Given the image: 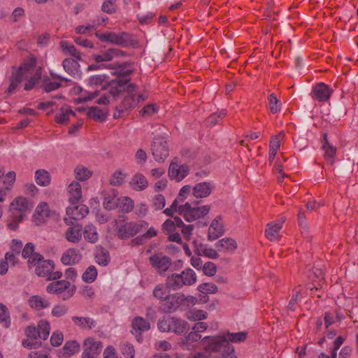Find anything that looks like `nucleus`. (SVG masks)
I'll return each instance as SVG.
<instances>
[{"label": "nucleus", "instance_id": "nucleus-26", "mask_svg": "<svg viewBox=\"0 0 358 358\" xmlns=\"http://www.w3.org/2000/svg\"><path fill=\"white\" fill-rule=\"evenodd\" d=\"M213 187L209 182H200L196 184L193 189V194L196 198L207 197L212 192Z\"/></svg>", "mask_w": 358, "mask_h": 358}, {"label": "nucleus", "instance_id": "nucleus-62", "mask_svg": "<svg viewBox=\"0 0 358 358\" xmlns=\"http://www.w3.org/2000/svg\"><path fill=\"white\" fill-rule=\"evenodd\" d=\"M116 1L105 0L102 4L101 10L107 13H113L115 11Z\"/></svg>", "mask_w": 358, "mask_h": 358}, {"label": "nucleus", "instance_id": "nucleus-50", "mask_svg": "<svg viewBox=\"0 0 358 358\" xmlns=\"http://www.w3.org/2000/svg\"><path fill=\"white\" fill-rule=\"evenodd\" d=\"M191 191H192V187L190 185H185V186L182 187L180 189L179 194H178L176 199L173 201V206H175L176 204L182 205V203L187 197V196L190 194Z\"/></svg>", "mask_w": 358, "mask_h": 358}, {"label": "nucleus", "instance_id": "nucleus-34", "mask_svg": "<svg viewBox=\"0 0 358 358\" xmlns=\"http://www.w3.org/2000/svg\"><path fill=\"white\" fill-rule=\"evenodd\" d=\"M179 275L183 286H190L196 282V275L192 268H186Z\"/></svg>", "mask_w": 358, "mask_h": 358}, {"label": "nucleus", "instance_id": "nucleus-53", "mask_svg": "<svg viewBox=\"0 0 358 358\" xmlns=\"http://www.w3.org/2000/svg\"><path fill=\"white\" fill-rule=\"evenodd\" d=\"M126 176L127 174L122 171H116L110 180V184L113 186H120L124 182Z\"/></svg>", "mask_w": 358, "mask_h": 358}, {"label": "nucleus", "instance_id": "nucleus-4", "mask_svg": "<svg viewBox=\"0 0 358 358\" xmlns=\"http://www.w3.org/2000/svg\"><path fill=\"white\" fill-rule=\"evenodd\" d=\"M148 227L149 223L145 220L129 222L118 228L117 235L121 239H129L138 233L144 232Z\"/></svg>", "mask_w": 358, "mask_h": 358}, {"label": "nucleus", "instance_id": "nucleus-45", "mask_svg": "<svg viewBox=\"0 0 358 358\" xmlns=\"http://www.w3.org/2000/svg\"><path fill=\"white\" fill-rule=\"evenodd\" d=\"M134 329L139 331H144L150 329V323L141 317H136L132 321Z\"/></svg>", "mask_w": 358, "mask_h": 358}, {"label": "nucleus", "instance_id": "nucleus-42", "mask_svg": "<svg viewBox=\"0 0 358 358\" xmlns=\"http://www.w3.org/2000/svg\"><path fill=\"white\" fill-rule=\"evenodd\" d=\"M322 147L323 149L324 150V157L325 158L326 162L329 164L332 165L334 162V157L336 153V148L334 146H331L328 142V141L324 142Z\"/></svg>", "mask_w": 358, "mask_h": 358}, {"label": "nucleus", "instance_id": "nucleus-37", "mask_svg": "<svg viewBox=\"0 0 358 358\" xmlns=\"http://www.w3.org/2000/svg\"><path fill=\"white\" fill-rule=\"evenodd\" d=\"M28 302L29 306L36 310H42L50 306V302L48 300L38 295L31 296Z\"/></svg>", "mask_w": 358, "mask_h": 358}, {"label": "nucleus", "instance_id": "nucleus-20", "mask_svg": "<svg viewBox=\"0 0 358 358\" xmlns=\"http://www.w3.org/2000/svg\"><path fill=\"white\" fill-rule=\"evenodd\" d=\"M332 90L324 83H320L313 88V94L315 98L320 101H328L331 94Z\"/></svg>", "mask_w": 358, "mask_h": 358}, {"label": "nucleus", "instance_id": "nucleus-11", "mask_svg": "<svg viewBox=\"0 0 358 358\" xmlns=\"http://www.w3.org/2000/svg\"><path fill=\"white\" fill-rule=\"evenodd\" d=\"M96 36L102 41H108L123 47H127L129 43V34L125 32H122L119 34L113 32L96 33Z\"/></svg>", "mask_w": 358, "mask_h": 358}, {"label": "nucleus", "instance_id": "nucleus-54", "mask_svg": "<svg viewBox=\"0 0 358 358\" xmlns=\"http://www.w3.org/2000/svg\"><path fill=\"white\" fill-rule=\"evenodd\" d=\"M227 115L225 110H222L219 113L211 114L206 120V124L208 127H213L218 122V119H222Z\"/></svg>", "mask_w": 358, "mask_h": 358}, {"label": "nucleus", "instance_id": "nucleus-7", "mask_svg": "<svg viewBox=\"0 0 358 358\" xmlns=\"http://www.w3.org/2000/svg\"><path fill=\"white\" fill-rule=\"evenodd\" d=\"M71 283L67 280H57L50 283L46 288L48 293L62 294L66 291L62 296L63 300L71 298L76 290V287L73 285L71 288Z\"/></svg>", "mask_w": 358, "mask_h": 358}, {"label": "nucleus", "instance_id": "nucleus-30", "mask_svg": "<svg viewBox=\"0 0 358 358\" xmlns=\"http://www.w3.org/2000/svg\"><path fill=\"white\" fill-rule=\"evenodd\" d=\"M129 185L133 189L136 191H142L148 187V182L143 175L136 173L131 178L129 182Z\"/></svg>", "mask_w": 358, "mask_h": 358}, {"label": "nucleus", "instance_id": "nucleus-29", "mask_svg": "<svg viewBox=\"0 0 358 358\" xmlns=\"http://www.w3.org/2000/svg\"><path fill=\"white\" fill-rule=\"evenodd\" d=\"M59 46L64 55L72 56L76 60H82L80 52L77 50L73 45L66 41H62L59 43Z\"/></svg>", "mask_w": 358, "mask_h": 358}, {"label": "nucleus", "instance_id": "nucleus-47", "mask_svg": "<svg viewBox=\"0 0 358 358\" xmlns=\"http://www.w3.org/2000/svg\"><path fill=\"white\" fill-rule=\"evenodd\" d=\"M0 323L6 328H8L10 324V317L8 309L3 303H0Z\"/></svg>", "mask_w": 358, "mask_h": 358}, {"label": "nucleus", "instance_id": "nucleus-1", "mask_svg": "<svg viewBox=\"0 0 358 358\" xmlns=\"http://www.w3.org/2000/svg\"><path fill=\"white\" fill-rule=\"evenodd\" d=\"M41 78V68L36 66V59L29 58L21 64L18 69L12 72L8 93L12 94L20 86L23 80H27L24 85L25 90H31Z\"/></svg>", "mask_w": 358, "mask_h": 358}, {"label": "nucleus", "instance_id": "nucleus-64", "mask_svg": "<svg viewBox=\"0 0 358 358\" xmlns=\"http://www.w3.org/2000/svg\"><path fill=\"white\" fill-rule=\"evenodd\" d=\"M68 307L65 305H57L54 306L52 314L55 317H62L68 312Z\"/></svg>", "mask_w": 358, "mask_h": 358}, {"label": "nucleus", "instance_id": "nucleus-44", "mask_svg": "<svg viewBox=\"0 0 358 358\" xmlns=\"http://www.w3.org/2000/svg\"><path fill=\"white\" fill-rule=\"evenodd\" d=\"M83 236L84 238L90 243H96L99 238L96 227L92 224L85 226Z\"/></svg>", "mask_w": 358, "mask_h": 358}, {"label": "nucleus", "instance_id": "nucleus-5", "mask_svg": "<svg viewBox=\"0 0 358 358\" xmlns=\"http://www.w3.org/2000/svg\"><path fill=\"white\" fill-rule=\"evenodd\" d=\"M210 210V205L192 207L189 202H186L179 207V215H182L187 222H192L206 215Z\"/></svg>", "mask_w": 358, "mask_h": 358}, {"label": "nucleus", "instance_id": "nucleus-16", "mask_svg": "<svg viewBox=\"0 0 358 358\" xmlns=\"http://www.w3.org/2000/svg\"><path fill=\"white\" fill-rule=\"evenodd\" d=\"M184 294L177 292L170 294L166 303L163 305L164 312L175 311L179 306H183Z\"/></svg>", "mask_w": 358, "mask_h": 358}, {"label": "nucleus", "instance_id": "nucleus-60", "mask_svg": "<svg viewBox=\"0 0 358 358\" xmlns=\"http://www.w3.org/2000/svg\"><path fill=\"white\" fill-rule=\"evenodd\" d=\"M203 273L208 276H213L217 271V266L213 262H207L202 267Z\"/></svg>", "mask_w": 358, "mask_h": 358}, {"label": "nucleus", "instance_id": "nucleus-38", "mask_svg": "<svg viewBox=\"0 0 358 358\" xmlns=\"http://www.w3.org/2000/svg\"><path fill=\"white\" fill-rule=\"evenodd\" d=\"M169 289V288L167 287L166 284H159L155 287L152 294L155 298L166 303L170 296Z\"/></svg>", "mask_w": 358, "mask_h": 358}, {"label": "nucleus", "instance_id": "nucleus-8", "mask_svg": "<svg viewBox=\"0 0 358 358\" xmlns=\"http://www.w3.org/2000/svg\"><path fill=\"white\" fill-rule=\"evenodd\" d=\"M152 152L157 162H164L169 155L167 141L164 137H155L152 143Z\"/></svg>", "mask_w": 358, "mask_h": 358}, {"label": "nucleus", "instance_id": "nucleus-21", "mask_svg": "<svg viewBox=\"0 0 358 358\" xmlns=\"http://www.w3.org/2000/svg\"><path fill=\"white\" fill-rule=\"evenodd\" d=\"M68 192L69 202L72 205H76L82 197L81 185L79 182L73 181L68 187Z\"/></svg>", "mask_w": 358, "mask_h": 358}, {"label": "nucleus", "instance_id": "nucleus-51", "mask_svg": "<svg viewBox=\"0 0 358 358\" xmlns=\"http://www.w3.org/2000/svg\"><path fill=\"white\" fill-rule=\"evenodd\" d=\"M95 259L99 265L106 266L108 264L110 257L107 250L100 248L96 253Z\"/></svg>", "mask_w": 358, "mask_h": 358}, {"label": "nucleus", "instance_id": "nucleus-23", "mask_svg": "<svg viewBox=\"0 0 358 358\" xmlns=\"http://www.w3.org/2000/svg\"><path fill=\"white\" fill-rule=\"evenodd\" d=\"M73 324L83 330H90L96 326V321L90 317L73 316Z\"/></svg>", "mask_w": 358, "mask_h": 358}, {"label": "nucleus", "instance_id": "nucleus-22", "mask_svg": "<svg viewBox=\"0 0 358 358\" xmlns=\"http://www.w3.org/2000/svg\"><path fill=\"white\" fill-rule=\"evenodd\" d=\"M220 217H217L213 220L208 234V238L210 241H214L220 237L224 233L222 224L220 222Z\"/></svg>", "mask_w": 358, "mask_h": 358}, {"label": "nucleus", "instance_id": "nucleus-24", "mask_svg": "<svg viewBox=\"0 0 358 358\" xmlns=\"http://www.w3.org/2000/svg\"><path fill=\"white\" fill-rule=\"evenodd\" d=\"M193 244L194 252L197 255H203L210 259H217L219 257V255L215 250L206 248L201 243L198 244L196 241H194Z\"/></svg>", "mask_w": 358, "mask_h": 358}, {"label": "nucleus", "instance_id": "nucleus-41", "mask_svg": "<svg viewBox=\"0 0 358 358\" xmlns=\"http://www.w3.org/2000/svg\"><path fill=\"white\" fill-rule=\"evenodd\" d=\"M73 112L69 106L61 108L58 115L55 116V121L57 123L64 124L69 120L70 115L75 116Z\"/></svg>", "mask_w": 358, "mask_h": 358}, {"label": "nucleus", "instance_id": "nucleus-46", "mask_svg": "<svg viewBox=\"0 0 358 358\" xmlns=\"http://www.w3.org/2000/svg\"><path fill=\"white\" fill-rule=\"evenodd\" d=\"M74 172H75L76 178L77 180H81V181L87 180L92 175V173L91 171H90L87 168H86L82 165H78L75 169Z\"/></svg>", "mask_w": 358, "mask_h": 358}, {"label": "nucleus", "instance_id": "nucleus-3", "mask_svg": "<svg viewBox=\"0 0 358 358\" xmlns=\"http://www.w3.org/2000/svg\"><path fill=\"white\" fill-rule=\"evenodd\" d=\"M204 349L210 353H217L221 358H238L233 353L234 346L226 340L206 336L201 341Z\"/></svg>", "mask_w": 358, "mask_h": 358}, {"label": "nucleus", "instance_id": "nucleus-39", "mask_svg": "<svg viewBox=\"0 0 358 358\" xmlns=\"http://www.w3.org/2000/svg\"><path fill=\"white\" fill-rule=\"evenodd\" d=\"M187 322L181 319L171 317L170 331L181 334L187 329Z\"/></svg>", "mask_w": 358, "mask_h": 358}, {"label": "nucleus", "instance_id": "nucleus-9", "mask_svg": "<svg viewBox=\"0 0 358 358\" xmlns=\"http://www.w3.org/2000/svg\"><path fill=\"white\" fill-rule=\"evenodd\" d=\"M89 213V208L84 204L73 205L66 208L67 217L64 218L66 225L72 224L73 220H80Z\"/></svg>", "mask_w": 358, "mask_h": 358}, {"label": "nucleus", "instance_id": "nucleus-27", "mask_svg": "<svg viewBox=\"0 0 358 358\" xmlns=\"http://www.w3.org/2000/svg\"><path fill=\"white\" fill-rule=\"evenodd\" d=\"M76 59L66 58L62 62V66L66 72L75 76L80 74V65Z\"/></svg>", "mask_w": 358, "mask_h": 358}, {"label": "nucleus", "instance_id": "nucleus-55", "mask_svg": "<svg viewBox=\"0 0 358 358\" xmlns=\"http://www.w3.org/2000/svg\"><path fill=\"white\" fill-rule=\"evenodd\" d=\"M121 352L125 358H134L135 350L133 345L129 343H124L120 345Z\"/></svg>", "mask_w": 358, "mask_h": 358}, {"label": "nucleus", "instance_id": "nucleus-19", "mask_svg": "<svg viewBox=\"0 0 358 358\" xmlns=\"http://www.w3.org/2000/svg\"><path fill=\"white\" fill-rule=\"evenodd\" d=\"M69 226V227L65 233L66 238L74 243L79 242L82 236V225L78 223L72 222V224Z\"/></svg>", "mask_w": 358, "mask_h": 358}, {"label": "nucleus", "instance_id": "nucleus-36", "mask_svg": "<svg viewBox=\"0 0 358 358\" xmlns=\"http://www.w3.org/2000/svg\"><path fill=\"white\" fill-rule=\"evenodd\" d=\"M210 338H222V340H226L228 343L229 342L232 343H237V342H242L246 339L247 337V333L241 331L238 333H227V334L222 335V336H209Z\"/></svg>", "mask_w": 358, "mask_h": 358}, {"label": "nucleus", "instance_id": "nucleus-43", "mask_svg": "<svg viewBox=\"0 0 358 358\" xmlns=\"http://www.w3.org/2000/svg\"><path fill=\"white\" fill-rule=\"evenodd\" d=\"M35 180L38 185L47 186L50 182V175L47 171L39 169L35 173Z\"/></svg>", "mask_w": 358, "mask_h": 358}, {"label": "nucleus", "instance_id": "nucleus-52", "mask_svg": "<svg viewBox=\"0 0 358 358\" xmlns=\"http://www.w3.org/2000/svg\"><path fill=\"white\" fill-rule=\"evenodd\" d=\"M97 276V271L94 266H89L83 274V280L87 282H92Z\"/></svg>", "mask_w": 358, "mask_h": 358}, {"label": "nucleus", "instance_id": "nucleus-63", "mask_svg": "<svg viewBox=\"0 0 358 358\" xmlns=\"http://www.w3.org/2000/svg\"><path fill=\"white\" fill-rule=\"evenodd\" d=\"M199 289L203 292L216 293L217 287L214 283H203L199 286Z\"/></svg>", "mask_w": 358, "mask_h": 358}, {"label": "nucleus", "instance_id": "nucleus-13", "mask_svg": "<svg viewBox=\"0 0 358 358\" xmlns=\"http://www.w3.org/2000/svg\"><path fill=\"white\" fill-rule=\"evenodd\" d=\"M149 261L152 266L160 273L167 271L171 265V259L162 254H155L150 256Z\"/></svg>", "mask_w": 358, "mask_h": 358}, {"label": "nucleus", "instance_id": "nucleus-6", "mask_svg": "<svg viewBox=\"0 0 358 358\" xmlns=\"http://www.w3.org/2000/svg\"><path fill=\"white\" fill-rule=\"evenodd\" d=\"M29 266H35V273L41 277L48 276L55 269V264L51 260H44L41 254L34 255V257L28 260Z\"/></svg>", "mask_w": 358, "mask_h": 358}, {"label": "nucleus", "instance_id": "nucleus-12", "mask_svg": "<svg viewBox=\"0 0 358 358\" xmlns=\"http://www.w3.org/2000/svg\"><path fill=\"white\" fill-rule=\"evenodd\" d=\"M189 173V168L187 165H179L177 162V158H174L169 168V176L171 179H174L176 181L182 180Z\"/></svg>", "mask_w": 358, "mask_h": 358}, {"label": "nucleus", "instance_id": "nucleus-59", "mask_svg": "<svg viewBox=\"0 0 358 358\" xmlns=\"http://www.w3.org/2000/svg\"><path fill=\"white\" fill-rule=\"evenodd\" d=\"M302 289L301 286H298L293 291V294L291 300L289 302L287 308L289 310H294L295 309V305L297 303V301L299 299V294L301 292Z\"/></svg>", "mask_w": 358, "mask_h": 358}, {"label": "nucleus", "instance_id": "nucleus-25", "mask_svg": "<svg viewBox=\"0 0 358 358\" xmlns=\"http://www.w3.org/2000/svg\"><path fill=\"white\" fill-rule=\"evenodd\" d=\"M140 98H141V96L140 95L137 96L127 94L124 97L122 103L116 107V110L120 112H124V110L131 109L136 106Z\"/></svg>", "mask_w": 358, "mask_h": 358}, {"label": "nucleus", "instance_id": "nucleus-61", "mask_svg": "<svg viewBox=\"0 0 358 358\" xmlns=\"http://www.w3.org/2000/svg\"><path fill=\"white\" fill-rule=\"evenodd\" d=\"M171 317H164L158 322V328L164 332L170 331Z\"/></svg>", "mask_w": 358, "mask_h": 358}, {"label": "nucleus", "instance_id": "nucleus-48", "mask_svg": "<svg viewBox=\"0 0 358 358\" xmlns=\"http://www.w3.org/2000/svg\"><path fill=\"white\" fill-rule=\"evenodd\" d=\"M38 331L39 338L45 340L50 334V324L46 320H41L38 323V327L36 328Z\"/></svg>", "mask_w": 358, "mask_h": 358}, {"label": "nucleus", "instance_id": "nucleus-28", "mask_svg": "<svg viewBox=\"0 0 358 358\" xmlns=\"http://www.w3.org/2000/svg\"><path fill=\"white\" fill-rule=\"evenodd\" d=\"M116 208L125 213L131 212L134 209V201L130 197L120 196L115 201Z\"/></svg>", "mask_w": 358, "mask_h": 358}, {"label": "nucleus", "instance_id": "nucleus-18", "mask_svg": "<svg viewBox=\"0 0 358 358\" xmlns=\"http://www.w3.org/2000/svg\"><path fill=\"white\" fill-rule=\"evenodd\" d=\"M49 216L50 210L48 205L46 203H41L36 207L32 217V220L36 225H39L43 223Z\"/></svg>", "mask_w": 358, "mask_h": 358}, {"label": "nucleus", "instance_id": "nucleus-32", "mask_svg": "<svg viewBox=\"0 0 358 358\" xmlns=\"http://www.w3.org/2000/svg\"><path fill=\"white\" fill-rule=\"evenodd\" d=\"M129 83L128 80L123 82L122 80L112 81L110 84L109 94L116 99L122 92L125 90V85Z\"/></svg>", "mask_w": 358, "mask_h": 358}, {"label": "nucleus", "instance_id": "nucleus-49", "mask_svg": "<svg viewBox=\"0 0 358 358\" xmlns=\"http://www.w3.org/2000/svg\"><path fill=\"white\" fill-rule=\"evenodd\" d=\"M79 349V344L76 341H72L66 343L62 348V350L64 355L69 357L78 352Z\"/></svg>", "mask_w": 358, "mask_h": 358}, {"label": "nucleus", "instance_id": "nucleus-17", "mask_svg": "<svg viewBox=\"0 0 358 358\" xmlns=\"http://www.w3.org/2000/svg\"><path fill=\"white\" fill-rule=\"evenodd\" d=\"M284 222L285 219L281 218L267 224L265 235L268 240L274 241L279 238V232L282 227Z\"/></svg>", "mask_w": 358, "mask_h": 358}, {"label": "nucleus", "instance_id": "nucleus-33", "mask_svg": "<svg viewBox=\"0 0 358 358\" xmlns=\"http://www.w3.org/2000/svg\"><path fill=\"white\" fill-rule=\"evenodd\" d=\"M215 245L219 250L224 252L234 251L237 248L236 242L231 238H222Z\"/></svg>", "mask_w": 358, "mask_h": 358}, {"label": "nucleus", "instance_id": "nucleus-31", "mask_svg": "<svg viewBox=\"0 0 358 358\" xmlns=\"http://www.w3.org/2000/svg\"><path fill=\"white\" fill-rule=\"evenodd\" d=\"M79 259V251L74 248H70L62 255L61 261L66 265H71L78 262Z\"/></svg>", "mask_w": 358, "mask_h": 358}, {"label": "nucleus", "instance_id": "nucleus-14", "mask_svg": "<svg viewBox=\"0 0 358 358\" xmlns=\"http://www.w3.org/2000/svg\"><path fill=\"white\" fill-rule=\"evenodd\" d=\"M27 338L22 341V345L28 348H38L41 345V342L39 340V334L36 327L29 326L25 329Z\"/></svg>", "mask_w": 358, "mask_h": 358}, {"label": "nucleus", "instance_id": "nucleus-10", "mask_svg": "<svg viewBox=\"0 0 358 358\" xmlns=\"http://www.w3.org/2000/svg\"><path fill=\"white\" fill-rule=\"evenodd\" d=\"M103 348L101 341H96L94 338H87L83 343V352L82 358H98Z\"/></svg>", "mask_w": 358, "mask_h": 358}, {"label": "nucleus", "instance_id": "nucleus-57", "mask_svg": "<svg viewBox=\"0 0 358 358\" xmlns=\"http://www.w3.org/2000/svg\"><path fill=\"white\" fill-rule=\"evenodd\" d=\"M166 200L162 194H157L152 199V206L155 210H162L165 207Z\"/></svg>", "mask_w": 358, "mask_h": 358}, {"label": "nucleus", "instance_id": "nucleus-35", "mask_svg": "<svg viewBox=\"0 0 358 358\" xmlns=\"http://www.w3.org/2000/svg\"><path fill=\"white\" fill-rule=\"evenodd\" d=\"M89 118L96 121L103 122L107 117V112L98 106H92L88 109L87 113Z\"/></svg>", "mask_w": 358, "mask_h": 358}, {"label": "nucleus", "instance_id": "nucleus-56", "mask_svg": "<svg viewBox=\"0 0 358 358\" xmlns=\"http://www.w3.org/2000/svg\"><path fill=\"white\" fill-rule=\"evenodd\" d=\"M268 106L270 111L273 114L278 113L280 110V101L274 94H271L269 96Z\"/></svg>", "mask_w": 358, "mask_h": 358}, {"label": "nucleus", "instance_id": "nucleus-58", "mask_svg": "<svg viewBox=\"0 0 358 358\" xmlns=\"http://www.w3.org/2000/svg\"><path fill=\"white\" fill-rule=\"evenodd\" d=\"M37 254L38 253L34 252V245L31 243H27L22 250V256L25 259L29 258L28 260L31 259L34 255Z\"/></svg>", "mask_w": 358, "mask_h": 358}, {"label": "nucleus", "instance_id": "nucleus-15", "mask_svg": "<svg viewBox=\"0 0 358 358\" xmlns=\"http://www.w3.org/2000/svg\"><path fill=\"white\" fill-rule=\"evenodd\" d=\"M127 53L120 49L110 48L99 55H93L92 57L96 62H109L115 58L125 57Z\"/></svg>", "mask_w": 358, "mask_h": 358}, {"label": "nucleus", "instance_id": "nucleus-2", "mask_svg": "<svg viewBox=\"0 0 358 358\" xmlns=\"http://www.w3.org/2000/svg\"><path fill=\"white\" fill-rule=\"evenodd\" d=\"M32 208L33 203L27 199L22 196L15 198L10 205L8 227L11 229H16Z\"/></svg>", "mask_w": 358, "mask_h": 358}, {"label": "nucleus", "instance_id": "nucleus-40", "mask_svg": "<svg viewBox=\"0 0 358 358\" xmlns=\"http://www.w3.org/2000/svg\"><path fill=\"white\" fill-rule=\"evenodd\" d=\"M166 285L170 289L178 290L183 287L179 273H173L166 280Z\"/></svg>", "mask_w": 358, "mask_h": 358}]
</instances>
